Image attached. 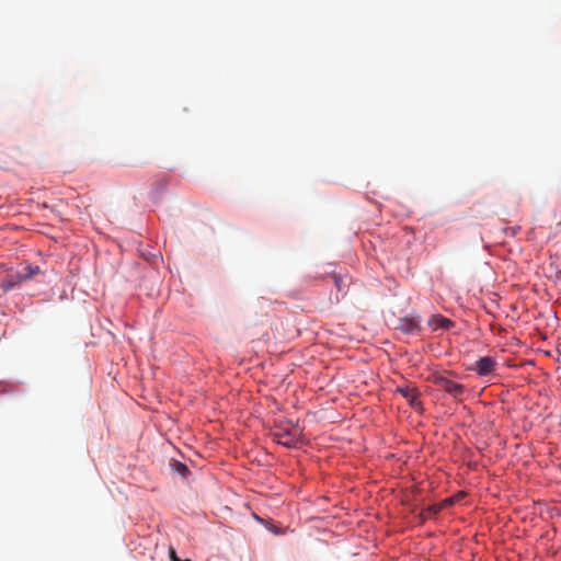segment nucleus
<instances>
[{"label": "nucleus", "instance_id": "1", "mask_svg": "<svg viewBox=\"0 0 561 561\" xmlns=\"http://www.w3.org/2000/svg\"><path fill=\"white\" fill-rule=\"evenodd\" d=\"M39 273V267H32L31 265L24 266L21 272L16 275H8L1 283V288L3 291H9L13 289L22 280L31 278L34 274Z\"/></svg>", "mask_w": 561, "mask_h": 561}, {"label": "nucleus", "instance_id": "2", "mask_svg": "<svg viewBox=\"0 0 561 561\" xmlns=\"http://www.w3.org/2000/svg\"><path fill=\"white\" fill-rule=\"evenodd\" d=\"M435 383L444 391L449 393L455 399L460 400L462 394L466 391V387L461 383H458L447 377L437 376L435 377Z\"/></svg>", "mask_w": 561, "mask_h": 561}, {"label": "nucleus", "instance_id": "3", "mask_svg": "<svg viewBox=\"0 0 561 561\" xmlns=\"http://www.w3.org/2000/svg\"><path fill=\"white\" fill-rule=\"evenodd\" d=\"M271 435L274 442L288 448L295 447L298 443V434L288 428L278 427Z\"/></svg>", "mask_w": 561, "mask_h": 561}, {"label": "nucleus", "instance_id": "4", "mask_svg": "<svg viewBox=\"0 0 561 561\" xmlns=\"http://www.w3.org/2000/svg\"><path fill=\"white\" fill-rule=\"evenodd\" d=\"M394 328L404 334H417L421 331L420 319L416 317L400 318Z\"/></svg>", "mask_w": 561, "mask_h": 561}, {"label": "nucleus", "instance_id": "5", "mask_svg": "<svg viewBox=\"0 0 561 561\" xmlns=\"http://www.w3.org/2000/svg\"><path fill=\"white\" fill-rule=\"evenodd\" d=\"M397 392L407 399L410 407L415 410L422 409V402L420 401V391L417 388L412 386L398 387Z\"/></svg>", "mask_w": 561, "mask_h": 561}, {"label": "nucleus", "instance_id": "6", "mask_svg": "<svg viewBox=\"0 0 561 561\" xmlns=\"http://www.w3.org/2000/svg\"><path fill=\"white\" fill-rule=\"evenodd\" d=\"M495 366H496V362L492 357L484 356V357L479 358L474 363V366L472 369L479 376H488L494 370Z\"/></svg>", "mask_w": 561, "mask_h": 561}, {"label": "nucleus", "instance_id": "7", "mask_svg": "<svg viewBox=\"0 0 561 561\" xmlns=\"http://www.w3.org/2000/svg\"><path fill=\"white\" fill-rule=\"evenodd\" d=\"M140 256L151 264H156L162 260V254L159 248H141L139 250Z\"/></svg>", "mask_w": 561, "mask_h": 561}, {"label": "nucleus", "instance_id": "8", "mask_svg": "<svg viewBox=\"0 0 561 561\" xmlns=\"http://www.w3.org/2000/svg\"><path fill=\"white\" fill-rule=\"evenodd\" d=\"M428 324H430V327H432V329L434 331H436V330H439V329L448 330V329H450L454 325V322L450 319L445 318L443 316H434L428 321Z\"/></svg>", "mask_w": 561, "mask_h": 561}, {"label": "nucleus", "instance_id": "9", "mask_svg": "<svg viewBox=\"0 0 561 561\" xmlns=\"http://www.w3.org/2000/svg\"><path fill=\"white\" fill-rule=\"evenodd\" d=\"M172 468L176 473L181 474L183 478H185L186 473L188 472V468L180 461H174V463H172Z\"/></svg>", "mask_w": 561, "mask_h": 561}, {"label": "nucleus", "instance_id": "10", "mask_svg": "<svg viewBox=\"0 0 561 561\" xmlns=\"http://www.w3.org/2000/svg\"><path fill=\"white\" fill-rule=\"evenodd\" d=\"M168 552H169V558H170V561H183L181 560L178 556H176V551L174 549L173 546H170L169 549H168ZM184 561H191L188 559L184 560Z\"/></svg>", "mask_w": 561, "mask_h": 561}, {"label": "nucleus", "instance_id": "11", "mask_svg": "<svg viewBox=\"0 0 561 561\" xmlns=\"http://www.w3.org/2000/svg\"><path fill=\"white\" fill-rule=\"evenodd\" d=\"M333 279H334V284L337 288V290H341V287H342V278L337 275H334L333 276Z\"/></svg>", "mask_w": 561, "mask_h": 561}, {"label": "nucleus", "instance_id": "12", "mask_svg": "<svg viewBox=\"0 0 561 561\" xmlns=\"http://www.w3.org/2000/svg\"><path fill=\"white\" fill-rule=\"evenodd\" d=\"M7 388H8V385H5L3 388H1L0 392H8L9 390Z\"/></svg>", "mask_w": 561, "mask_h": 561}]
</instances>
